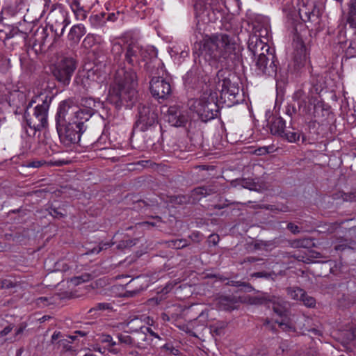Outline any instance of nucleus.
Masks as SVG:
<instances>
[{"label": "nucleus", "mask_w": 356, "mask_h": 356, "mask_svg": "<svg viewBox=\"0 0 356 356\" xmlns=\"http://www.w3.org/2000/svg\"><path fill=\"white\" fill-rule=\"evenodd\" d=\"M111 53L114 61L120 67L116 71L114 83L109 90V96L115 104L127 103L129 106L137 99L136 71L140 67V58L146 61L145 67L151 75L159 74L161 60L157 58V50L154 47L143 49L139 42L131 38L124 42V47L119 42H114Z\"/></svg>", "instance_id": "obj_1"}, {"label": "nucleus", "mask_w": 356, "mask_h": 356, "mask_svg": "<svg viewBox=\"0 0 356 356\" xmlns=\"http://www.w3.org/2000/svg\"><path fill=\"white\" fill-rule=\"evenodd\" d=\"M199 56L202 57L210 65L217 66L219 63H228L235 56L236 42L226 33L206 35L199 42L195 44Z\"/></svg>", "instance_id": "obj_2"}, {"label": "nucleus", "mask_w": 356, "mask_h": 356, "mask_svg": "<svg viewBox=\"0 0 356 356\" xmlns=\"http://www.w3.org/2000/svg\"><path fill=\"white\" fill-rule=\"evenodd\" d=\"M48 19L49 29L38 26L31 36L33 48L36 52L42 51L46 45L50 47L56 42L70 23L67 12L61 7L51 10L48 14Z\"/></svg>", "instance_id": "obj_3"}, {"label": "nucleus", "mask_w": 356, "mask_h": 356, "mask_svg": "<svg viewBox=\"0 0 356 356\" xmlns=\"http://www.w3.org/2000/svg\"><path fill=\"white\" fill-rule=\"evenodd\" d=\"M42 104H38L33 110L30 111L31 104L27 107L24 118L28 126L34 131L40 130L47 126V115L49 106L53 99L52 95L41 94L38 97Z\"/></svg>", "instance_id": "obj_4"}, {"label": "nucleus", "mask_w": 356, "mask_h": 356, "mask_svg": "<svg viewBox=\"0 0 356 356\" xmlns=\"http://www.w3.org/2000/svg\"><path fill=\"white\" fill-rule=\"evenodd\" d=\"M189 109L195 113L202 122L215 118L218 112L216 96L204 93L200 99H191L188 102Z\"/></svg>", "instance_id": "obj_5"}, {"label": "nucleus", "mask_w": 356, "mask_h": 356, "mask_svg": "<svg viewBox=\"0 0 356 356\" xmlns=\"http://www.w3.org/2000/svg\"><path fill=\"white\" fill-rule=\"evenodd\" d=\"M194 9L200 31L202 30L200 23H214L222 16V8L218 0H198Z\"/></svg>", "instance_id": "obj_6"}, {"label": "nucleus", "mask_w": 356, "mask_h": 356, "mask_svg": "<svg viewBox=\"0 0 356 356\" xmlns=\"http://www.w3.org/2000/svg\"><path fill=\"white\" fill-rule=\"evenodd\" d=\"M84 122L76 121L56 124V129L60 143L67 147L78 143L81 134L86 131Z\"/></svg>", "instance_id": "obj_7"}, {"label": "nucleus", "mask_w": 356, "mask_h": 356, "mask_svg": "<svg viewBox=\"0 0 356 356\" xmlns=\"http://www.w3.org/2000/svg\"><path fill=\"white\" fill-rule=\"evenodd\" d=\"M81 108L75 102L67 99L62 101L58 108L56 113V124L82 121L81 120Z\"/></svg>", "instance_id": "obj_8"}, {"label": "nucleus", "mask_w": 356, "mask_h": 356, "mask_svg": "<svg viewBox=\"0 0 356 356\" xmlns=\"http://www.w3.org/2000/svg\"><path fill=\"white\" fill-rule=\"evenodd\" d=\"M33 21L27 22L24 18V22L19 23V27H13L8 33H5V44L12 45L13 43H25L33 27Z\"/></svg>", "instance_id": "obj_9"}, {"label": "nucleus", "mask_w": 356, "mask_h": 356, "mask_svg": "<svg viewBox=\"0 0 356 356\" xmlns=\"http://www.w3.org/2000/svg\"><path fill=\"white\" fill-rule=\"evenodd\" d=\"M137 127L143 131L157 123L156 108L153 105L140 104L138 108Z\"/></svg>", "instance_id": "obj_10"}, {"label": "nucleus", "mask_w": 356, "mask_h": 356, "mask_svg": "<svg viewBox=\"0 0 356 356\" xmlns=\"http://www.w3.org/2000/svg\"><path fill=\"white\" fill-rule=\"evenodd\" d=\"M277 59L273 51L255 58L256 72L259 75L274 76L277 74Z\"/></svg>", "instance_id": "obj_11"}, {"label": "nucleus", "mask_w": 356, "mask_h": 356, "mask_svg": "<svg viewBox=\"0 0 356 356\" xmlns=\"http://www.w3.org/2000/svg\"><path fill=\"white\" fill-rule=\"evenodd\" d=\"M75 69L74 60L71 58H65L54 71V75L63 86H67L70 83Z\"/></svg>", "instance_id": "obj_12"}, {"label": "nucleus", "mask_w": 356, "mask_h": 356, "mask_svg": "<svg viewBox=\"0 0 356 356\" xmlns=\"http://www.w3.org/2000/svg\"><path fill=\"white\" fill-rule=\"evenodd\" d=\"M347 22L355 30V36L350 40L346 50L347 58L356 57V0H350Z\"/></svg>", "instance_id": "obj_13"}, {"label": "nucleus", "mask_w": 356, "mask_h": 356, "mask_svg": "<svg viewBox=\"0 0 356 356\" xmlns=\"http://www.w3.org/2000/svg\"><path fill=\"white\" fill-rule=\"evenodd\" d=\"M149 83L151 93L155 98L165 99L171 93L170 83L159 76H153Z\"/></svg>", "instance_id": "obj_14"}, {"label": "nucleus", "mask_w": 356, "mask_h": 356, "mask_svg": "<svg viewBox=\"0 0 356 356\" xmlns=\"http://www.w3.org/2000/svg\"><path fill=\"white\" fill-rule=\"evenodd\" d=\"M6 100L8 102L10 106L19 107L21 105L26 103L27 90L25 88L21 90L19 87L13 86L12 88H6Z\"/></svg>", "instance_id": "obj_15"}, {"label": "nucleus", "mask_w": 356, "mask_h": 356, "mask_svg": "<svg viewBox=\"0 0 356 356\" xmlns=\"http://www.w3.org/2000/svg\"><path fill=\"white\" fill-rule=\"evenodd\" d=\"M248 49L256 58L272 51L269 45L257 35L250 38Z\"/></svg>", "instance_id": "obj_16"}, {"label": "nucleus", "mask_w": 356, "mask_h": 356, "mask_svg": "<svg viewBox=\"0 0 356 356\" xmlns=\"http://www.w3.org/2000/svg\"><path fill=\"white\" fill-rule=\"evenodd\" d=\"M266 301L272 302L273 310L278 316L284 318H289L290 316V311L289 309V303L284 300L278 298L273 297L272 299L267 300L266 298L258 299L257 303L264 304Z\"/></svg>", "instance_id": "obj_17"}, {"label": "nucleus", "mask_w": 356, "mask_h": 356, "mask_svg": "<svg viewBox=\"0 0 356 356\" xmlns=\"http://www.w3.org/2000/svg\"><path fill=\"white\" fill-rule=\"evenodd\" d=\"M99 104V102L92 97H83L81 100V105L83 107L81 108V120L84 122L88 121L95 113Z\"/></svg>", "instance_id": "obj_18"}, {"label": "nucleus", "mask_w": 356, "mask_h": 356, "mask_svg": "<svg viewBox=\"0 0 356 356\" xmlns=\"http://www.w3.org/2000/svg\"><path fill=\"white\" fill-rule=\"evenodd\" d=\"M219 189L220 186L216 182L207 186L197 187L191 191V197L193 198V201H197L202 197L218 193Z\"/></svg>", "instance_id": "obj_19"}, {"label": "nucleus", "mask_w": 356, "mask_h": 356, "mask_svg": "<svg viewBox=\"0 0 356 356\" xmlns=\"http://www.w3.org/2000/svg\"><path fill=\"white\" fill-rule=\"evenodd\" d=\"M168 120L172 126L181 127L187 122L188 118L177 107L170 106L168 111Z\"/></svg>", "instance_id": "obj_20"}, {"label": "nucleus", "mask_w": 356, "mask_h": 356, "mask_svg": "<svg viewBox=\"0 0 356 356\" xmlns=\"http://www.w3.org/2000/svg\"><path fill=\"white\" fill-rule=\"evenodd\" d=\"M223 70H219L217 73V77L218 79V89L219 90L220 88L225 94L235 97L236 95L238 94L239 88L232 85L230 81L227 79L224 78L220 80V78L223 76Z\"/></svg>", "instance_id": "obj_21"}, {"label": "nucleus", "mask_w": 356, "mask_h": 356, "mask_svg": "<svg viewBox=\"0 0 356 356\" xmlns=\"http://www.w3.org/2000/svg\"><path fill=\"white\" fill-rule=\"evenodd\" d=\"M238 302V298L233 295H222L216 299L218 308L222 310H233L236 309V305Z\"/></svg>", "instance_id": "obj_22"}, {"label": "nucleus", "mask_w": 356, "mask_h": 356, "mask_svg": "<svg viewBox=\"0 0 356 356\" xmlns=\"http://www.w3.org/2000/svg\"><path fill=\"white\" fill-rule=\"evenodd\" d=\"M285 121L280 117H273L270 122V130L272 134L281 136L285 130Z\"/></svg>", "instance_id": "obj_23"}, {"label": "nucleus", "mask_w": 356, "mask_h": 356, "mask_svg": "<svg viewBox=\"0 0 356 356\" xmlns=\"http://www.w3.org/2000/svg\"><path fill=\"white\" fill-rule=\"evenodd\" d=\"M86 33V29L83 25L77 24L73 26L68 34V40L73 43H78L82 36Z\"/></svg>", "instance_id": "obj_24"}, {"label": "nucleus", "mask_w": 356, "mask_h": 356, "mask_svg": "<svg viewBox=\"0 0 356 356\" xmlns=\"http://www.w3.org/2000/svg\"><path fill=\"white\" fill-rule=\"evenodd\" d=\"M70 6L72 11L74 13L75 18L77 20L83 21L86 18V12L80 5L79 0H72L70 1Z\"/></svg>", "instance_id": "obj_25"}, {"label": "nucleus", "mask_w": 356, "mask_h": 356, "mask_svg": "<svg viewBox=\"0 0 356 356\" xmlns=\"http://www.w3.org/2000/svg\"><path fill=\"white\" fill-rule=\"evenodd\" d=\"M118 339L120 344L126 347H140L139 343L134 337L125 334H118Z\"/></svg>", "instance_id": "obj_26"}, {"label": "nucleus", "mask_w": 356, "mask_h": 356, "mask_svg": "<svg viewBox=\"0 0 356 356\" xmlns=\"http://www.w3.org/2000/svg\"><path fill=\"white\" fill-rule=\"evenodd\" d=\"M99 341L101 343H106L108 346V350L109 352L113 354H118L120 353V349L117 348H114V346L117 344L115 341H113L112 337L109 334H102L99 337Z\"/></svg>", "instance_id": "obj_27"}, {"label": "nucleus", "mask_w": 356, "mask_h": 356, "mask_svg": "<svg viewBox=\"0 0 356 356\" xmlns=\"http://www.w3.org/2000/svg\"><path fill=\"white\" fill-rule=\"evenodd\" d=\"M307 56L305 54V48L303 45L301 46L300 50L297 51L294 55V63L298 69L303 67L306 63Z\"/></svg>", "instance_id": "obj_28"}, {"label": "nucleus", "mask_w": 356, "mask_h": 356, "mask_svg": "<svg viewBox=\"0 0 356 356\" xmlns=\"http://www.w3.org/2000/svg\"><path fill=\"white\" fill-rule=\"evenodd\" d=\"M288 296L294 300H301V296L304 295V290L298 286H291L286 289Z\"/></svg>", "instance_id": "obj_29"}, {"label": "nucleus", "mask_w": 356, "mask_h": 356, "mask_svg": "<svg viewBox=\"0 0 356 356\" xmlns=\"http://www.w3.org/2000/svg\"><path fill=\"white\" fill-rule=\"evenodd\" d=\"M106 14L101 13L95 15H92L90 18V21L92 26L95 27L102 26L106 23Z\"/></svg>", "instance_id": "obj_30"}, {"label": "nucleus", "mask_w": 356, "mask_h": 356, "mask_svg": "<svg viewBox=\"0 0 356 356\" xmlns=\"http://www.w3.org/2000/svg\"><path fill=\"white\" fill-rule=\"evenodd\" d=\"M227 324L225 322H223V321L218 322L215 325H211L210 330L213 334H214L217 336H220L222 334L223 330L227 327Z\"/></svg>", "instance_id": "obj_31"}, {"label": "nucleus", "mask_w": 356, "mask_h": 356, "mask_svg": "<svg viewBox=\"0 0 356 356\" xmlns=\"http://www.w3.org/2000/svg\"><path fill=\"white\" fill-rule=\"evenodd\" d=\"M75 82L77 84H80L83 86L86 90H88L90 88L92 81L90 79L89 76H77L75 78Z\"/></svg>", "instance_id": "obj_32"}, {"label": "nucleus", "mask_w": 356, "mask_h": 356, "mask_svg": "<svg viewBox=\"0 0 356 356\" xmlns=\"http://www.w3.org/2000/svg\"><path fill=\"white\" fill-rule=\"evenodd\" d=\"M161 218L156 216H152L150 218V220H146V221H144V222H138L136 224V226H140V227H148V226H152V227H155V226H157V224L158 223H161Z\"/></svg>", "instance_id": "obj_33"}, {"label": "nucleus", "mask_w": 356, "mask_h": 356, "mask_svg": "<svg viewBox=\"0 0 356 356\" xmlns=\"http://www.w3.org/2000/svg\"><path fill=\"white\" fill-rule=\"evenodd\" d=\"M138 242L137 238H129L126 240H122L119 242L117 245V248L119 250H124L127 248H129L134 245H135Z\"/></svg>", "instance_id": "obj_34"}, {"label": "nucleus", "mask_w": 356, "mask_h": 356, "mask_svg": "<svg viewBox=\"0 0 356 356\" xmlns=\"http://www.w3.org/2000/svg\"><path fill=\"white\" fill-rule=\"evenodd\" d=\"M304 305L307 307L313 308L316 306V300L312 296H309L305 291L304 295L301 296V300Z\"/></svg>", "instance_id": "obj_35"}, {"label": "nucleus", "mask_w": 356, "mask_h": 356, "mask_svg": "<svg viewBox=\"0 0 356 356\" xmlns=\"http://www.w3.org/2000/svg\"><path fill=\"white\" fill-rule=\"evenodd\" d=\"M91 279H92V276L90 274L85 273L80 276L74 277L72 278L70 281L74 285L76 286L81 283L88 282Z\"/></svg>", "instance_id": "obj_36"}, {"label": "nucleus", "mask_w": 356, "mask_h": 356, "mask_svg": "<svg viewBox=\"0 0 356 356\" xmlns=\"http://www.w3.org/2000/svg\"><path fill=\"white\" fill-rule=\"evenodd\" d=\"M280 137L286 139L289 143H295L300 138V134L298 132L295 131H284L283 135Z\"/></svg>", "instance_id": "obj_37"}, {"label": "nucleus", "mask_w": 356, "mask_h": 356, "mask_svg": "<svg viewBox=\"0 0 356 356\" xmlns=\"http://www.w3.org/2000/svg\"><path fill=\"white\" fill-rule=\"evenodd\" d=\"M114 242H106V243H100L97 247L92 248L91 250L88 252V253H99L103 250H106L108 248L111 247L114 245Z\"/></svg>", "instance_id": "obj_38"}, {"label": "nucleus", "mask_w": 356, "mask_h": 356, "mask_svg": "<svg viewBox=\"0 0 356 356\" xmlns=\"http://www.w3.org/2000/svg\"><path fill=\"white\" fill-rule=\"evenodd\" d=\"M302 90H299L298 92H296L294 95V98L295 99H298L300 100L299 102V107L300 108H302V111L303 112H305V113H308L310 110V108L309 107L307 106L306 105V102L305 99H300L301 97H302Z\"/></svg>", "instance_id": "obj_39"}, {"label": "nucleus", "mask_w": 356, "mask_h": 356, "mask_svg": "<svg viewBox=\"0 0 356 356\" xmlns=\"http://www.w3.org/2000/svg\"><path fill=\"white\" fill-rule=\"evenodd\" d=\"M308 102L309 103V104H313L314 105V116L315 118L316 117H318L319 116V113H318V108H321V105L320 104V102L318 101V99L316 98V97H308Z\"/></svg>", "instance_id": "obj_40"}, {"label": "nucleus", "mask_w": 356, "mask_h": 356, "mask_svg": "<svg viewBox=\"0 0 356 356\" xmlns=\"http://www.w3.org/2000/svg\"><path fill=\"white\" fill-rule=\"evenodd\" d=\"M275 323H277L279 325V326L283 330H294L295 329V326H294L293 323H292V321L289 318L286 322L284 321H282L280 322L276 321Z\"/></svg>", "instance_id": "obj_41"}, {"label": "nucleus", "mask_w": 356, "mask_h": 356, "mask_svg": "<svg viewBox=\"0 0 356 356\" xmlns=\"http://www.w3.org/2000/svg\"><path fill=\"white\" fill-rule=\"evenodd\" d=\"M344 201L356 202V191L350 193H343L341 195Z\"/></svg>", "instance_id": "obj_42"}, {"label": "nucleus", "mask_w": 356, "mask_h": 356, "mask_svg": "<svg viewBox=\"0 0 356 356\" xmlns=\"http://www.w3.org/2000/svg\"><path fill=\"white\" fill-rule=\"evenodd\" d=\"M9 68V60L0 54V71L4 72Z\"/></svg>", "instance_id": "obj_43"}, {"label": "nucleus", "mask_w": 356, "mask_h": 356, "mask_svg": "<svg viewBox=\"0 0 356 356\" xmlns=\"http://www.w3.org/2000/svg\"><path fill=\"white\" fill-rule=\"evenodd\" d=\"M274 274H275L274 272L268 273V272H265V271H261V272H257V273H254L251 274V277L268 279V278L271 277V276Z\"/></svg>", "instance_id": "obj_44"}, {"label": "nucleus", "mask_w": 356, "mask_h": 356, "mask_svg": "<svg viewBox=\"0 0 356 356\" xmlns=\"http://www.w3.org/2000/svg\"><path fill=\"white\" fill-rule=\"evenodd\" d=\"M15 286V284L10 280H0V289H10Z\"/></svg>", "instance_id": "obj_45"}, {"label": "nucleus", "mask_w": 356, "mask_h": 356, "mask_svg": "<svg viewBox=\"0 0 356 356\" xmlns=\"http://www.w3.org/2000/svg\"><path fill=\"white\" fill-rule=\"evenodd\" d=\"M240 184L245 188L252 190L254 187V183L250 179H242L240 181Z\"/></svg>", "instance_id": "obj_46"}, {"label": "nucleus", "mask_w": 356, "mask_h": 356, "mask_svg": "<svg viewBox=\"0 0 356 356\" xmlns=\"http://www.w3.org/2000/svg\"><path fill=\"white\" fill-rule=\"evenodd\" d=\"M170 243V246H173L177 249L182 248L186 245V241L183 240L171 241Z\"/></svg>", "instance_id": "obj_47"}, {"label": "nucleus", "mask_w": 356, "mask_h": 356, "mask_svg": "<svg viewBox=\"0 0 356 356\" xmlns=\"http://www.w3.org/2000/svg\"><path fill=\"white\" fill-rule=\"evenodd\" d=\"M163 348L168 351L170 354L173 355H179V350L173 347L172 345L166 343L163 346Z\"/></svg>", "instance_id": "obj_48"}, {"label": "nucleus", "mask_w": 356, "mask_h": 356, "mask_svg": "<svg viewBox=\"0 0 356 356\" xmlns=\"http://www.w3.org/2000/svg\"><path fill=\"white\" fill-rule=\"evenodd\" d=\"M264 261V259L257 257H248L245 258L242 261H241V264H245L247 262L248 263H254L257 261Z\"/></svg>", "instance_id": "obj_49"}, {"label": "nucleus", "mask_w": 356, "mask_h": 356, "mask_svg": "<svg viewBox=\"0 0 356 356\" xmlns=\"http://www.w3.org/2000/svg\"><path fill=\"white\" fill-rule=\"evenodd\" d=\"M297 246L298 247L307 248L310 246L312 241L308 238H305L297 241Z\"/></svg>", "instance_id": "obj_50"}, {"label": "nucleus", "mask_w": 356, "mask_h": 356, "mask_svg": "<svg viewBox=\"0 0 356 356\" xmlns=\"http://www.w3.org/2000/svg\"><path fill=\"white\" fill-rule=\"evenodd\" d=\"M108 304L107 303H98L95 307L90 309L89 312H92L94 310H105L108 309Z\"/></svg>", "instance_id": "obj_51"}, {"label": "nucleus", "mask_w": 356, "mask_h": 356, "mask_svg": "<svg viewBox=\"0 0 356 356\" xmlns=\"http://www.w3.org/2000/svg\"><path fill=\"white\" fill-rule=\"evenodd\" d=\"M230 285L235 286H245V287H249L250 289H252L251 285L248 283L243 282H239V281H231Z\"/></svg>", "instance_id": "obj_52"}, {"label": "nucleus", "mask_w": 356, "mask_h": 356, "mask_svg": "<svg viewBox=\"0 0 356 356\" xmlns=\"http://www.w3.org/2000/svg\"><path fill=\"white\" fill-rule=\"evenodd\" d=\"M44 162L42 161H33L27 163L26 166L29 168H39Z\"/></svg>", "instance_id": "obj_53"}, {"label": "nucleus", "mask_w": 356, "mask_h": 356, "mask_svg": "<svg viewBox=\"0 0 356 356\" xmlns=\"http://www.w3.org/2000/svg\"><path fill=\"white\" fill-rule=\"evenodd\" d=\"M287 229H289L293 234H297L300 232L298 226L294 225L292 222L288 223Z\"/></svg>", "instance_id": "obj_54"}, {"label": "nucleus", "mask_w": 356, "mask_h": 356, "mask_svg": "<svg viewBox=\"0 0 356 356\" xmlns=\"http://www.w3.org/2000/svg\"><path fill=\"white\" fill-rule=\"evenodd\" d=\"M13 327L14 326L13 325H9L6 326L3 330L0 332V336L4 337L8 334L13 329Z\"/></svg>", "instance_id": "obj_55"}, {"label": "nucleus", "mask_w": 356, "mask_h": 356, "mask_svg": "<svg viewBox=\"0 0 356 356\" xmlns=\"http://www.w3.org/2000/svg\"><path fill=\"white\" fill-rule=\"evenodd\" d=\"M26 327V324L25 323H22L15 332L16 337L21 334L24 332V330H25Z\"/></svg>", "instance_id": "obj_56"}, {"label": "nucleus", "mask_w": 356, "mask_h": 356, "mask_svg": "<svg viewBox=\"0 0 356 356\" xmlns=\"http://www.w3.org/2000/svg\"><path fill=\"white\" fill-rule=\"evenodd\" d=\"M140 290H138V289L132 290V291H127L124 293V296L125 297H134L136 295L140 293Z\"/></svg>", "instance_id": "obj_57"}, {"label": "nucleus", "mask_w": 356, "mask_h": 356, "mask_svg": "<svg viewBox=\"0 0 356 356\" xmlns=\"http://www.w3.org/2000/svg\"><path fill=\"white\" fill-rule=\"evenodd\" d=\"M268 149H269V147H263L259 148L257 150H256V152H257V154L263 155V154L270 152Z\"/></svg>", "instance_id": "obj_58"}, {"label": "nucleus", "mask_w": 356, "mask_h": 356, "mask_svg": "<svg viewBox=\"0 0 356 356\" xmlns=\"http://www.w3.org/2000/svg\"><path fill=\"white\" fill-rule=\"evenodd\" d=\"M209 241L216 245L219 241V236L218 235L211 234L209 236Z\"/></svg>", "instance_id": "obj_59"}, {"label": "nucleus", "mask_w": 356, "mask_h": 356, "mask_svg": "<svg viewBox=\"0 0 356 356\" xmlns=\"http://www.w3.org/2000/svg\"><path fill=\"white\" fill-rule=\"evenodd\" d=\"M60 335H61V333L60 332H54L51 336V342L54 343L56 340L59 339Z\"/></svg>", "instance_id": "obj_60"}, {"label": "nucleus", "mask_w": 356, "mask_h": 356, "mask_svg": "<svg viewBox=\"0 0 356 356\" xmlns=\"http://www.w3.org/2000/svg\"><path fill=\"white\" fill-rule=\"evenodd\" d=\"M115 20H116V17L114 13L108 14L107 17L106 18V21L115 22Z\"/></svg>", "instance_id": "obj_61"}, {"label": "nucleus", "mask_w": 356, "mask_h": 356, "mask_svg": "<svg viewBox=\"0 0 356 356\" xmlns=\"http://www.w3.org/2000/svg\"><path fill=\"white\" fill-rule=\"evenodd\" d=\"M162 300V298L161 297H154V298H152L151 299H149V302H154L156 304H159L160 302Z\"/></svg>", "instance_id": "obj_62"}, {"label": "nucleus", "mask_w": 356, "mask_h": 356, "mask_svg": "<svg viewBox=\"0 0 356 356\" xmlns=\"http://www.w3.org/2000/svg\"><path fill=\"white\" fill-rule=\"evenodd\" d=\"M172 286H166L165 287H164L161 291V293H163V294H167L168 293H169V291H170Z\"/></svg>", "instance_id": "obj_63"}, {"label": "nucleus", "mask_w": 356, "mask_h": 356, "mask_svg": "<svg viewBox=\"0 0 356 356\" xmlns=\"http://www.w3.org/2000/svg\"><path fill=\"white\" fill-rule=\"evenodd\" d=\"M145 330L153 337H156V338H159V337L154 332L152 331V330L149 327H145Z\"/></svg>", "instance_id": "obj_64"}]
</instances>
